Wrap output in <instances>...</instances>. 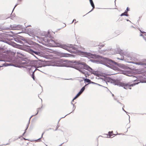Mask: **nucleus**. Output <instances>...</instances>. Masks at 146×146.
I'll list each match as a JSON object with an SVG mask.
<instances>
[{"mask_svg":"<svg viewBox=\"0 0 146 146\" xmlns=\"http://www.w3.org/2000/svg\"><path fill=\"white\" fill-rule=\"evenodd\" d=\"M126 10L127 11H128L129 10V9L128 7H127L126 9Z\"/></svg>","mask_w":146,"mask_h":146,"instance_id":"nucleus-27","label":"nucleus"},{"mask_svg":"<svg viewBox=\"0 0 146 146\" xmlns=\"http://www.w3.org/2000/svg\"><path fill=\"white\" fill-rule=\"evenodd\" d=\"M3 35V34H0V42H3L5 43H7V41L5 40L2 38Z\"/></svg>","mask_w":146,"mask_h":146,"instance_id":"nucleus-9","label":"nucleus"},{"mask_svg":"<svg viewBox=\"0 0 146 146\" xmlns=\"http://www.w3.org/2000/svg\"><path fill=\"white\" fill-rule=\"evenodd\" d=\"M50 41L51 42H53L54 43H55L56 44H58V45H57V46L62 48L70 52H72L71 49H72L73 50H76V51H78V52L80 53V54L84 56L87 57V56H85L83 55L82 54V52H84L83 51H82L81 50H78V49L76 47V46H73L72 45L70 44V46H67L65 44H57L53 40H51Z\"/></svg>","mask_w":146,"mask_h":146,"instance_id":"nucleus-3","label":"nucleus"},{"mask_svg":"<svg viewBox=\"0 0 146 146\" xmlns=\"http://www.w3.org/2000/svg\"><path fill=\"white\" fill-rule=\"evenodd\" d=\"M128 116H129V118H130V116H129V115H128ZM130 120H129V122H130Z\"/></svg>","mask_w":146,"mask_h":146,"instance_id":"nucleus-37","label":"nucleus"},{"mask_svg":"<svg viewBox=\"0 0 146 146\" xmlns=\"http://www.w3.org/2000/svg\"><path fill=\"white\" fill-rule=\"evenodd\" d=\"M74 63H75V64L77 65H83V67L84 69L87 70L89 71H91L90 70H92V69L88 65H87L84 62H80V61H74Z\"/></svg>","mask_w":146,"mask_h":146,"instance_id":"nucleus-6","label":"nucleus"},{"mask_svg":"<svg viewBox=\"0 0 146 146\" xmlns=\"http://www.w3.org/2000/svg\"><path fill=\"white\" fill-rule=\"evenodd\" d=\"M79 71L80 72H81L82 73V74H86V73L87 72L85 70H82L81 69V70H79Z\"/></svg>","mask_w":146,"mask_h":146,"instance_id":"nucleus-16","label":"nucleus"},{"mask_svg":"<svg viewBox=\"0 0 146 146\" xmlns=\"http://www.w3.org/2000/svg\"><path fill=\"white\" fill-rule=\"evenodd\" d=\"M33 115H32L31 117L30 118V119H29V122L27 124V128H26V129L25 130V132L23 134V135H24V134L26 132V130L28 129V127H29V124L30 123V119L33 116Z\"/></svg>","mask_w":146,"mask_h":146,"instance_id":"nucleus-12","label":"nucleus"},{"mask_svg":"<svg viewBox=\"0 0 146 146\" xmlns=\"http://www.w3.org/2000/svg\"><path fill=\"white\" fill-rule=\"evenodd\" d=\"M104 46V45H102V47L103 46Z\"/></svg>","mask_w":146,"mask_h":146,"instance_id":"nucleus-46","label":"nucleus"},{"mask_svg":"<svg viewBox=\"0 0 146 146\" xmlns=\"http://www.w3.org/2000/svg\"><path fill=\"white\" fill-rule=\"evenodd\" d=\"M18 5V4H16L15 5V7L14 8V9H13V11L14 9L17 6V5Z\"/></svg>","mask_w":146,"mask_h":146,"instance_id":"nucleus-28","label":"nucleus"},{"mask_svg":"<svg viewBox=\"0 0 146 146\" xmlns=\"http://www.w3.org/2000/svg\"><path fill=\"white\" fill-rule=\"evenodd\" d=\"M35 70L34 71V72L33 73V74L32 75V77L33 78V79L34 80H35V76H34V72H35Z\"/></svg>","mask_w":146,"mask_h":146,"instance_id":"nucleus-19","label":"nucleus"},{"mask_svg":"<svg viewBox=\"0 0 146 146\" xmlns=\"http://www.w3.org/2000/svg\"><path fill=\"white\" fill-rule=\"evenodd\" d=\"M76 21V19H74L73 20V21Z\"/></svg>","mask_w":146,"mask_h":146,"instance_id":"nucleus-36","label":"nucleus"},{"mask_svg":"<svg viewBox=\"0 0 146 146\" xmlns=\"http://www.w3.org/2000/svg\"><path fill=\"white\" fill-rule=\"evenodd\" d=\"M67 115H68V114H67V115H66L65 116H64V117H62V118H64V117H65Z\"/></svg>","mask_w":146,"mask_h":146,"instance_id":"nucleus-41","label":"nucleus"},{"mask_svg":"<svg viewBox=\"0 0 146 146\" xmlns=\"http://www.w3.org/2000/svg\"><path fill=\"white\" fill-rule=\"evenodd\" d=\"M0 61H4V62L5 61L2 59V58L1 57H0Z\"/></svg>","mask_w":146,"mask_h":146,"instance_id":"nucleus-24","label":"nucleus"},{"mask_svg":"<svg viewBox=\"0 0 146 146\" xmlns=\"http://www.w3.org/2000/svg\"><path fill=\"white\" fill-rule=\"evenodd\" d=\"M86 85H85L80 90V92L79 93L76 95L74 97V98L72 100V101H73L74 100L76 99L81 94L82 92H84L85 89V86Z\"/></svg>","mask_w":146,"mask_h":146,"instance_id":"nucleus-8","label":"nucleus"},{"mask_svg":"<svg viewBox=\"0 0 146 146\" xmlns=\"http://www.w3.org/2000/svg\"><path fill=\"white\" fill-rule=\"evenodd\" d=\"M127 12L125 11L124 13H122L120 15L121 16H128V15L127 14Z\"/></svg>","mask_w":146,"mask_h":146,"instance_id":"nucleus-13","label":"nucleus"},{"mask_svg":"<svg viewBox=\"0 0 146 146\" xmlns=\"http://www.w3.org/2000/svg\"><path fill=\"white\" fill-rule=\"evenodd\" d=\"M40 108H38L37 109V110H37V113H36L35 115H33V116H34V115H37V114H38V110H40Z\"/></svg>","mask_w":146,"mask_h":146,"instance_id":"nucleus-23","label":"nucleus"},{"mask_svg":"<svg viewBox=\"0 0 146 146\" xmlns=\"http://www.w3.org/2000/svg\"><path fill=\"white\" fill-rule=\"evenodd\" d=\"M73 111H74L75 110V109L76 107H74V104H73Z\"/></svg>","mask_w":146,"mask_h":146,"instance_id":"nucleus-26","label":"nucleus"},{"mask_svg":"<svg viewBox=\"0 0 146 146\" xmlns=\"http://www.w3.org/2000/svg\"><path fill=\"white\" fill-rule=\"evenodd\" d=\"M90 83H92V84H98L97 83H96L95 82H92L91 81V82H90Z\"/></svg>","mask_w":146,"mask_h":146,"instance_id":"nucleus-25","label":"nucleus"},{"mask_svg":"<svg viewBox=\"0 0 146 146\" xmlns=\"http://www.w3.org/2000/svg\"><path fill=\"white\" fill-rule=\"evenodd\" d=\"M145 35L146 36V35Z\"/></svg>","mask_w":146,"mask_h":146,"instance_id":"nucleus-51","label":"nucleus"},{"mask_svg":"<svg viewBox=\"0 0 146 146\" xmlns=\"http://www.w3.org/2000/svg\"><path fill=\"white\" fill-rule=\"evenodd\" d=\"M111 83H113L114 85H119V86H121L124 89H131V86H133L136 84H137L139 83V82L132 84L131 85H129L127 84H124L122 83H119L117 82L115 80L111 79Z\"/></svg>","mask_w":146,"mask_h":146,"instance_id":"nucleus-4","label":"nucleus"},{"mask_svg":"<svg viewBox=\"0 0 146 146\" xmlns=\"http://www.w3.org/2000/svg\"><path fill=\"white\" fill-rule=\"evenodd\" d=\"M72 113V112H70V113H69V114H70V113Z\"/></svg>","mask_w":146,"mask_h":146,"instance_id":"nucleus-48","label":"nucleus"},{"mask_svg":"<svg viewBox=\"0 0 146 146\" xmlns=\"http://www.w3.org/2000/svg\"><path fill=\"white\" fill-rule=\"evenodd\" d=\"M46 146H48L47 145H46Z\"/></svg>","mask_w":146,"mask_h":146,"instance_id":"nucleus-50","label":"nucleus"},{"mask_svg":"<svg viewBox=\"0 0 146 146\" xmlns=\"http://www.w3.org/2000/svg\"><path fill=\"white\" fill-rule=\"evenodd\" d=\"M73 68H75V69L78 70L79 71L80 70H81V69L79 68L76 66H74L73 67Z\"/></svg>","mask_w":146,"mask_h":146,"instance_id":"nucleus-18","label":"nucleus"},{"mask_svg":"<svg viewBox=\"0 0 146 146\" xmlns=\"http://www.w3.org/2000/svg\"><path fill=\"white\" fill-rule=\"evenodd\" d=\"M131 27L133 28H135V27H133V26H132Z\"/></svg>","mask_w":146,"mask_h":146,"instance_id":"nucleus-38","label":"nucleus"},{"mask_svg":"<svg viewBox=\"0 0 146 146\" xmlns=\"http://www.w3.org/2000/svg\"><path fill=\"white\" fill-rule=\"evenodd\" d=\"M25 62H22V63H23V64H25Z\"/></svg>","mask_w":146,"mask_h":146,"instance_id":"nucleus-44","label":"nucleus"},{"mask_svg":"<svg viewBox=\"0 0 146 146\" xmlns=\"http://www.w3.org/2000/svg\"><path fill=\"white\" fill-rule=\"evenodd\" d=\"M122 110L124 111V110L123 109V108H122Z\"/></svg>","mask_w":146,"mask_h":146,"instance_id":"nucleus-42","label":"nucleus"},{"mask_svg":"<svg viewBox=\"0 0 146 146\" xmlns=\"http://www.w3.org/2000/svg\"><path fill=\"white\" fill-rule=\"evenodd\" d=\"M3 64V65H2V66H0V67H2V66H3V65H4V64Z\"/></svg>","mask_w":146,"mask_h":146,"instance_id":"nucleus-35","label":"nucleus"},{"mask_svg":"<svg viewBox=\"0 0 146 146\" xmlns=\"http://www.w3.org/2000/svg\"><path fill=\"white\" fill-rule=\"evenodd\" d=\"M112 96H114L113 94H112Z\"/></svg>","mask_w":146,"mask_h":146,"instance_id":"nucleus-43","label":"nucleus"},{"mask_svg":"<svg viewBox=\"0 0 146 146\" xmlns=\"http://www.w3.org/2000/svg\"><path fill=\"white\" fill-rule=\"evenodd\" d=\"M113 135H115L114 134H113Z\"/></svg>","mask_w":146,"mask_h":146,"instance_id":"nucleus-45","label":"nucleus"},{"mask_svg":"<svg viewBox=\"0 0 146 146\" xmlns=\"http://www.w3.org/2000/svg\"><path fill=\"white\" fill-rule=\"evenodd\" d=\"M127 21H129V22H131V21L128 19H127Z\"/></svg>","mask_w":146,"mask_h":146,"instance_id":"nucleus-34","label":"nucleus"},{"mask_svg":"<svg viewBox=\"0 0 146 146\" xmlns=\"http://www.w3.org/2000/svg\"><path fill=\"white\" fill-rule=\"evenodd\" d=\"M17 30H20L22 29L23 28V27L22 25H17Z\"/></svg>","mask_w":146,"mask_h":146,"instance_id":"nucleus-14","label":"nucleus"},{"mask_svg":"<svg viewBox=\"0 0 146 146\" xmlns=\"http://www.w3.org/2000/svg\"><path fill=\"white\" fill-rule=\"evenodd\" d=\"M17 25H11V28L12 30H17Z\"/></svg>","mask_w":146,"mask_h":146,"instance_id":"nucleus-11","label":"nucleus"},{"mask_svg":"<svg viewBox=\"0 0 146 146\" xmlns=\"http://www.w3.org/2000/svg\"><path fill=\"white\" fill-rule=\"evenodd\" d=\"M58 127H56V129L55 130V131H56L57 130V129H58Z\"/></svg>","mask_w":146,"mask_h":146,"instance_id":"nucleus-30","label":"nucleus"},{"mask_svg":"<svg viewBox=\"0 0 146 146\" xmlns=\"http://www.w3.org/2000/svg\"><path fill=\"white\" fill-rule=\"evenodd\" d=\"M140 31L141 32V33H145L144 32H142V31L141 30H140Z\"/></svg>","mask_w":146,"mask_h":146,"instance_id":"nucleus-29","label":"nucleus"},{"mask_svg":"<svg viewBox=\"0 0 146 146\" xmlns=\"http://www.w3.org/2000/svg\"><path fill=\"white\" fill-rule=\"evenodd\" d=\"M112 133H113V131H109V132H108V134H109V135H110V136H111V135H111V134Z\"/></svg>","mask_w":146,"mask_h":146,"instance_id":"nucleus-21","label":"nucleus"},{"mask_svg":"<svg viewBox=\"0 0 146 146\" xmlns=\"http://www.w3.org/2000/svg\"><path fill=\"white\" fill-rule=\"evenodd\" d=\"M97 84V85H99V86H102V85H100V84Z\"/></svg>","mask_w":146,"mask_h":146,"instance_id":"nucleus-33","label":"nucleus"},{"mask_svg":"<svg viewBox=\"0 0 146 146\" xmlns=\"http://www.w3.org/2000/svg\"><path fill=\"white\" fill-rule=\"evenodd\" d=\"M117 102H118V103H119V104H121L120 102H119L118 101H117Z\"/></svg>","mask_w":146,"mask_h":146,"instance_id":"nucleus-31","label":"nucleus"},{"mask_svg":"<svg viewBox=\"0 0 146 146\" xmlns=\"http://www.w3.org/2000/svg\"><path fill=\"white\" fill-rule=\"evenodd\" d=\"M140 36H142L143 37V38L146 41V39L142 35V34H140Z\"/></svg>","mask_w":146,"mask_h":146,"instance_id":"nucleus-22","label":"nucleus"},{"mask_svg":"<svg viewBox=\"0 0 146 146\" xmlns=\"http://www.w3.org/2000/svg\"><path fill=\"white\" fill-rule=\"evenodd\" d=\"M124 111L126 113H127L125 111V110H124L123 111Z\"/></svg>","mask_w":146,"mask_h":146,"instance_id":"nucleus-39","label":"nucleus"},{"mask_svg":"<svg viewBox=\"0 0 146 146\" xmlns=\"http://www.w3.org/2000/svg\"><path fill=\"white\" fill-rule=\"evenodd\" d=\"M62 143L60 145H59V146H61V145H62V144L63 143Z\"/></svg>","mask_w":146,"mask_h":146,"instance_id":"nucleus-32","label":"nucleus"},{"mask_svg":"<svg viewBox=\"0 0 146 146\" xmlns=\"http://www.w3.org/2000/svg\"><path fill=\"white\" fill-rule=\"evenodd\" d=\"M90 12V11L89 13H89V12Z\"/></svg>","mask_w":146,"mask_h":146,"instance_id":"nucleus-49","label":"nucleus"},{"mask_svg":"<svg viewBox=\"0 0 146 146\" xmlns=\"http://www.w3.org/2000/svg\"><path fill=\"white\" fill-rule=\"evenodd\" d=\"M133 63L135 64L136 65H143V64L142 63H139V62H132Z\"/></svg>","mask_w":146,"mask_h":146,"instance_id":"nucleus-17","label":"nucleus"},{"mask_svg":"<svg viewBox=\"0 0 146 146\" xmlns=\"http://www.w3.org/2000/svg\"><path fill=\"white\" fill-rule=\"evenodd\" d=\"M44 132L42 134V136H41V137L40 138H39L38 139H37V140H36V141H38V140H40V139L41 138H42V135H43V134H44Z\"/></svg>","mask_w":146,"mask_h":146,"instance_id":"nucleus-20","label":"nucleus"},{"mask_svg":"<svg viewBox=\"0 0 146 146\" xmlns=\"http://www.w3.org/2000/svg\"><path fill=\"white\" fill-rule=\"evenodd\" d=\"M71 103L72 104H73L72 103Z\"/></svg>","mask_w":146,"mask_h":146,"instance_id":"nucleus-47","label":"nucleus"},{"mask_svg":"<svg viewBox=\"0 0 146 146\" xmlns=\"http://www.w3.org/2000/svg\"><path fill=\"white\" fill-rule=\"evenodd\" d=\"M28 51L29 53L34 56V54L38 55H40V53L39 52L34 51L30 48L28 49Z\"/></svg>","mask_w":146,"mask_h":146,"instance_id":"nucleus-7","label":"nucleus"},{"mask_svg":"<svg viewBox=\"0 0 146 146\" xmlns=\"http://www.w3.org/2000/svg\"><path fill=\"white\" fill-rule=\"evenodd\" d=\"M84 82L87 83H90L91 81L90 80L87 78H85L84 80Z\"/></svg>","mask_w":146,"mask_h":146,"instance_id":"nucleus-15","label":"nucleus"},{"mask_svg":"<svg viewBox=\"0 0 146 146\" xmlns=\"http://www.w3.org/2000/svg\"><path fill=\"white\" fill-rule=\"evenodd\" d=\"M64 61L62 59H57L54 60H52L51 62H49L50 64L48 65L53 66H63V63Z\"/></svg>","mask_w":146,"mask_h":146,"instance_id":"nucleus-5","label":"nucleus"},{"mask_svg":"<svg viewBox=\"0 0 146 146\" xmlns=\"http://www.w3.org/2000/svg\"><path fill=\"white\" fill-rule=\"evenodd\" d=\"M74 22V21H72V23H73V22Z\"/></svg>","mask_w":146,"mask_h":146,"instance_id":"nucleus-40","label":"nucleus"},{"mask_svg":"<svg viewBox=\"0 0 146 146\" xmlns=\"http://www.w3.org/2000/svg\"><path fill=\"white\" fill-rule=\"evenodd\" d=\"M82 54L87 56L89 58H98L101 60L100 63L110 67L114 70H116L118 68L115 66H117V62L112 60L106 57H102L98 55L92 54L90 52H82Z\"/></svg>","mask_w":146,"mask_h":146,"instance_id":"nucleus-1","label":"nucleus"},{"mask_svg":"<svg viewBox=\"0 0 146 146\" xmlns=\"http://www.w3.org/2000/svg\"><path fill=\"white\" fill-rule=\"evenodd\" d=\"M90 4L92 6V10L90 11V12H91L92 11L94 8H95V6L94 3V2H93V1L92 0H89Z\"/></svg>","mask_w":146,"mask_h":146,"instance_id":"nucleus-10","label":"nucleus"},{"mask_svg":"<svg viewBox=\"0 0 146 146\" xmlns=\"http://www.w3.org/2000/svg\"><path fill=\"white\" fill-rule=\"evenodd\" d=\"M50 41L51 42H53L54 43H55L56 44H58V45H57V46L62 48L70 52H72L71 49H72L73 50H76V51H78V52L80 53V54L84 56L87 57V56H85L83 55L82 54V52H84L83 51H82L81 50H78V49L76 47V46H73L72 45L70 44V46H67L65 44H57L53 40H51Z\"/></svg>","mask_w":146,"mask_h":146,"instance_id":"nucleus-2","label":"nucleus"}]
</instances>
